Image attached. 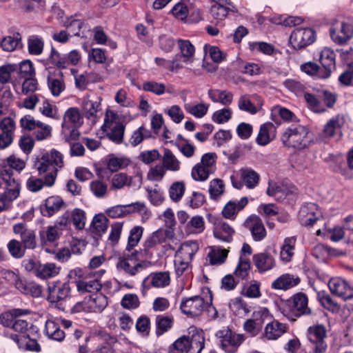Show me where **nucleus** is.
<instances>
[{
    "instance_id": "c85d7f7f",
    "label": "nucleus",
    "mask_w": 353,
    "mask_h": 353,
    "mask_svg": "<svg viewBox=\"0 0 353 353\" xmlns=\"http://www.w3.org/2000/svg\"><path fill=\"white\" fill-rule=\"evenodd\" d=\"M248 203L247 197H242L239 201H230L223 208V216L228 219H234L237 213L242 210Z\"/></svg>"
},
{
    "instance_id": "c03bdc74",
    "label": "nucleus",
    "mask_w": 353,
    "mask_h": 353,
    "mask_svg": "<svg viewBox=\"0 0 353 353\" xmlns=\"http://www.w3.org/2000/svg\"><path fill=\"white\" fill-rule=\"evenodd\" d=\"M241 176L243 183L249 189H253L259 183V175L252 169H242Z\"/></svg>"
},
{
    "instance_id": "72a5a7b5",
    "label": "nucleus",
    "mask_w": 353,
    "mask_h": 353,
    "mask_svg": "<svg viewBox=\"0 0 353 353\" xmlns=\"http://www.w3.org/2000/svg\"><path fill=\"white\" fill-rule=\"evenodd\" d=\"M82 123V117L77 108H68L63 115L61 128L68 129L69 126H80Z\"/></svg>"
},
{
    "instance_id": "f03ea898",
    "label": "nucleus",
    "mask_w": 353,
    "mask_h": 353,
    "mask_svg": "<svg viewBox=\"0 0 353 353\" xmlns=\"http://www.w3.org/2000/svg\"><path fill=\"white\" fill-rule=\"evenodd\" d=\"M19 193V183L12 177L11 170H5L0 180V212L8 209Z\"/></svg>"
},
{
    "instance_id": "0e129e2a",
    "label": "nucleus",
    "mask_w": 353,
    "mask_h": 353,
    "mask_svg": "<svg viewBox=\"0 0 353 353\" xmlns=\"http://www.w3.org/2000/svg\"><path fill=\"white\" fill-rule=\"evenodd\" d=\"M143 235V228L140 226L133 228L130 232L126 251L130 252L139 242Z\"/></svg>"
},
{
    "instance_id": "bf43d9fd",
    "label": "nucleus",
    "mask_w": 353,
    "mask_h": 353,
    "mask_svg": "<svg viewBox=\"0 0 353 353\" xmlns=\"http://www.w3.org/2000/svg\"><path fill=\"white\" fill-rule=\"evenodd\" d=\"M21 39V36L19 33L13 36L6 37L1 40V48L5 51H13L20 43Z\"/></svg>"
},
{
    "instance_id": "603ef678",
    "label": "nucleus",
    "mask_w": 353,
    "mask_h": 353,
    "mask_svg": "<svg viewBox=\"0 0 353 353\" xmlns=\"http://www.w3.org/2000/svg\"><path fill=\"white\" fill-rule=\"evenodd\" d=\"M143 89L145 91L152 92L157 95H162L165 92L172 93V91L169 88L166 89L165 85L163 83L153 81L143 83Z\"/></svg>"
},
{
    "instance_id": "09e8293b",
    "label": "nucleus",
    "mask_w": 353,
    "mask_h": 353,
    "mask_svg": "<svg viewBox=\"0 0 353 353\" xmlns=\"http://www.w3.org/2000/svg\"><path fill=\"white\" fill-rule=\"evenodd\" d=\"M179 57H174L172 60H166L163 58L156 57L154 61L160 67L171 72H175L183 68V64L179 61Z\"/></svg>"
},
{
    "instance_id": "dca6fc26",
    "label": "nucleus",
    "mask_w": 353,
    "mask_h": 353,
    "mask_svg": "<svg viewBox=\"0 0 353 353\" xmlns=\"http://www.w3.org/2000/svg\"><path fill=\"white\" fill-rule=\"evenodd\" d=\"M8 274L12 276L14 281V285L16 288H17L21 292L25 294H30L34 297H39L41 295L42 288L40 285L35 282L24 281L13 272H10Z\"/></svg>"
},
{
    "instance_id": "f8f14e48",
    "label": "nucleus",
    "mask_w": 353,
    "mask_h": 353,
    "mask_svg": "<svg viewBox=\"0 0 353 353\" xmlns=\"http://www.w3.org/2000/svg\"><path fill=\"white\" fill-rule=\"evenodd\" d=\"M170 272L168 271H161L150 273L143 279L142 285L145 289L150 288H165L170 285Z\"/></svg>"
},
{
    "instance_id": "f3484780",
    "label": "nucleus",
    "mask_w": 353,
    "mask_h": 353,
    "mask_svg": "<svg viewBox=\"0 0 353 353\" xmlns=\"http://www.w3.org/2000/svg\"><path fill=\"white\" fill-rule=\"evenodd\" d=\"M245 226L249 229L255 241H260L266 236V230L263 222L256 215L250 216L245 221Z\"/></svg>"
},
{
    "instance_id": "79ce46f5",
    "label": "nucleus",
    "mask_w": 353,
    "mask_h": 353,
    "mask_svg": "<svg viewBox=\"0 0 353 353\" xmlns=\"http://www.w3.org/2000/svg\"><path fill=\"white\" fill-rule=\"evenodd\" d=\"M188 234H196L201 233L205 229V221L202 216H193L184 226Z\"/></svg>"
},
{
    "instance_id": "6ab92c4d",
    "label": "nucleus",
    "mask_w": 353,
    "mask_h": 353,
    "mask_svg": "<svg viewBox=\"0 0 353 353\" xmlns=\"http://www.w3.org/2000/svg\"><path fill=\"white\" fill-rule=\"evenodd\" d=\"M107 306V299L101 294H93L85 297L83 301L78 302L73 309H105Z\"/></svg>"
},
{
    "instance_id": "5fc2aeb1",
    "label": "nucleus",
    "mask_w": 353,
    "mask_h": 353,
    "mask_svg": "<svg viewBox=\"0 0 353 353\" xmlns=\"http://www.w3.org/2000/svg\"><path fill=\"white\" fill-rule=\"evenodd\" d=\"M7 248L10 255L14 259L22 258L26 250L21 242L16 239L10 240L7 244Z\"/></svg>"
},
{
    "instance_id": "aec40b11",
    "label": "nucleus",
    "mask_w": 353,
    "mask_h": 353,
    "mask_svg": "<svg viewBox=\"0 0 353 353\" xmlns=\"http://www.w3.org/2000/svg\"><path fill=\"white\" fill-rule=\"evenodd\" d=\"M47 84L51 94L54 97H59L65 89L63 73L59 70L50 72L47 78Z\"/></svg>"
},
{
    "instance_id": "49530a36",
    "label": "nucleus",
    "mask_w": 353,
    "mask_h": 353,
    "mask_svg": "<svg viewBox=\"0 0 353 353\" xmlns=\"http://www.w3.org/2000/svg\"><path fill=\"white\" fill-rule=\"evenodd\" d=\"M45 330L48 336L53 340L61 341L65 338L64 332L52 321H46Z\"/></svg>"
},
{
    "instance_id": "37998d69",
    "label": "nucleus",
    "mask_w": 353,
    "mask_h": 353,
    "mask_svg": "<svg viewBox=\"0 0 353 353\" xmlns=\"http://www.w3.org/2000/svg\"><path fill=\"white\" fill-rule=\"evenodd\" d=\"M44 40L36 34L30 35L28 39V50L30 54L40 55L43 50Z\"/></svg>"
},
{
    "instance_id": "473e14b6",
    "label": "nucleus",
    "mask_w": 353,
    "mask_h": 353,
    "mask_svg": "<svg viewBox=\"0 0 353 353\" xmlns=\"http://www.w3.org/2000/svg\"><path fill=\"white\" fill-rule=\"evenodd\" d=\"M213 233L216 239L228 243L232 240L234 230L228 223L219 221L214 225Z\"/></svg>"
},
{
    "instance_id": "ddd939ff",
    "label": "nucleus",
    "mask_w": 353,
    "mask_h": 353,
    "mask_svg": "<svg viewBox=\"0 0 353 353\" xmlns=\"http://www.w3.org/2000/svg\"><path fill=\"white\" fill-rule=\"evenodd\" d=\"M13 232L19 235L21 243L26 250H34L37 246L36 234L34 230L28 229L26 224L19 223L13 225Z\"/></svg>"
},
{
    "instance_id": "bb28decb",
    "label": "nucleus",
    "mask_w": 353,
    "mask_h": 353,
    "mask_svg": "<svg viewBox=\"0 0 353 353\" xmlns=\"http://www.w3.org/2000/svg\"><path fill=\"white\" fill-rule=\"evenodd\" d=\"M276 137V127L270 122L261 125L256 142L259 145H266Z\"/></svg>"
},
{
    "instance_id": "2eb2a0df",
    "label": "nucleus",
    "mask_w": 353,
    "mask_h": 353,
    "mask_svg": "<svg viewBox=\"0 0 353 353\" xmlns=\"http://www.w3.org/2000/svg\"><path fill=\"white\" fill-rule=\"evenodd\" d=\"M174 232L170 230L160 228L152 232L145 241L143 246L145 252L156 248L167 239H171L174 236Z\"/></svg>"
},
{
    "instance_id": "4be33fe9",
    "label": "nucleus",
    "mask_w": 353,
    "mask_h": 353,
    "mask_svg": "<svg viewBox=\"0 0 353 353\" xmlns=\"http://www.w3.org/2000/svg\"><path fill=\"white\" fill-rule=\"evenodd\" d=\"M296 237L290 236L284 239L280 247L279 258L285 264L291 262L295 255Z\"/></svg>"
},
{
    "instance_id": "ea45409f",
    "label": "nucleus",
    "mask_w": 353,
    "mask_h": 353,
    "mask_svg": "<svg viewBox=\"0 0 353 353\" xmlns=\"http://www.w3.org/2000/svg\"><path fill=\"white\" fill-rule=\"evenodd\" d=\"M286 332L285 325L279 321L268 323L265 327V335L269 340H275Z\"/></svg>"
},
{
    "instance_id": "6e6552de",
    "label": "nucleus",
    "mask_w": 353,
    "mask_h": 353,
    "mask_svg": "<svg viewBox=\"0 0 353 353\" xmlns=\"http://www.w3.org/2000/svg\"><path fill=\"white\" fill-rule=\"evenodd\" d=\"M332 41L337 44H344L353 37V25L347 21H336L330 30Z\"/></svg>"
},
{
    "instance_id": "4d7b16f0",
    "label": "nucleus",
    "mask_w": 353,
    "mask_h": 353,
    "mask_svg": "<svg viewBox=\"0 0 353 353\" xmlns=\"http://www.w3.org/2000/svg\"><path fill=\"white\" fill-rule=\"evenodd\" d=\"M228 251L225 249H221L219 248H213L208 254L210 262L212 265H219L223 263L227 256Z\"/></svg>"
},
{
    "instance_id": "1a4fd4ad",
    "label": "nucleus",
    "mask_w": 353,
    "mask_h": 353,
    "mask_svg": "<svg viewBox=\"0 0 353 353\" xmlns=\"http://www.w3.org/2000/svg\"><path fill=\"white\" fill-rule=\"evenodd\" d=\"M101 99L97 97L85 96L82 99L81 108L85 117L92 123L97 122L101 112Z\"/></svg>"
},
{
    "instance_id": "20e7f679",
    "label": "nucleus",
    "mask_w": 353,
    "mask_h": 353,
    "mask_svg": "<svg viewBox=\"0 0 353 353\" xmlns=\"http://www.w3.org/2000/svg\"><path fill=\"white\" fill-rule=\"evenodd\" d=\"M125 125L119 119L116 113L112 110H107L104 119V123L101 126V130L105 137L116 144H121L123 141Z\"/></svg>"
},
{
    "instance_id": "b1692460",
    "label": "nucleus",
    "mask_w": 353,
    "mask_h": 353,
    "mask_svg": "<svg viewBox=\"0 0 353 353\" xmlns=\"http://www.w3.org/2000/svg\"><path fill=\"white\" fill-rule=\"evenodd\" d=\"M253 262L259 272H265L276 266L274 257L268 252H261L253 256Z\"/></svg>"
},
{
    "instance_id": "4468645a",
    "label": "nucleus",
    "mask_w": 353,
    "mask_h": 353,
    "mask_svg": "<svg viewBox=\"0 0 353 353\" xmlns=\"http://www.w3.org/2000/svg\"><path fill=\"white\" fill-rule=\"evenodd\" d=\"M48 290V300L51 303H57L65 299L70 292L69 283L60 281L50 283Z\"/></svg>"
},
{
    "instance_id": "864d4df0",
    "label": "nucleus",
    "mask_w": 353,
    "mask_h": 353,
    "mask_svg": "<svg viewBox=\"0 0 353 353\" xmlns=\"http://www.w3.org/2000/svg\"><path fill=\"white\" fill-rule=\"evenodd\" d=\"M308 299L307 296L302 292L297 293L288 300V305L294 309H308Z\"/></svg>"
},
{
    "instance_id": "423d86ee",
    "label": "nucleus",
    "mask_w": 353,
    "mask_h": 353,
    "mask_svg": "<svg viewBox=\"0 0 353 353\" xmlns=\"http://www.w3.org/2000/svg\"><path fill=\"white\" fill-rule=\"evenodd\" d=\"M216 336L221 347L227 353H235L245 340L243 334H236L230 329L219 330Z\"/></svg>"
},
{
    "instance_id": "052dcab7",
    "label": "nucleus",
    "mask_w": 353,
    "mask_h": 353,
    "mask_svg": "<svg viewBox=\"0 0 353 353\" xmlns=\"http://www.w3.org/2000/svg\"><path fill=\"white\" fill-rule=\"evenodd\" d=\"M238 108L240 110L247 112L251 114H256L259 110L258 108L252 103L250 96L246 94L239 98Z\"/></svg>"
},
{
    "instance_id": "de8ad7c7",
    "label": "nucleus",
    "mask_w": 353,
    "mask_h": 353,
    "mask_svg": "<svg viewBox=\"0 0 353 353\" xmlns=\"http://www.w3.org/2000/svg\"><path fill=\"white\" fill-rule=\"evenodd\" d=\"M250 270V261L248 256L241 255L238 264L234 270L236 276L245 279L249 274Z\"/></svg>"
},
{
    "instance_id": "6e6d98bb",
    "label": "nucleus",
    "mask_w": 353,
    "mask_h": 353,
    "mask_svg": "<svg viewBox=\"0 0 353 353\" xmlns=\"http://www.w3.org/2000/svg\"><path fill=\"white\" fill-rule=\"evenodd\" d=\"M223 181L219 179H214L210 183L209 194L212 199H219L224 192Z\"/></svg>"
},
{
    "instance_id": "3c124183",
    "label": "nucleus",
    "mask_w": 353,
    "mask_h": 353,
    "mask_svg": "<svg viewBox=\"0 0 353 353\" xmlns=\"http://www.w3.org/2000/svg\"><path fill=\"white\" fill-rule=\"evenodd\" d=\"M28 313V310L6 311L0 315V324L5 327H10L15 318Z\"/></svg>"
},
{
    "instance_id": "f704fd0d",
    "label": "nucleus",
    "mask_w": 353,
    "mask_h": 353,
    "mask_svg": "<svg viewBox=\"0 0 353 353\" xmlns=\"http://www.w3.org/2000/svg\"><path fill=\"white\" fill-rule=\"evenodd\" d=\"M208 97L214 103H219L224 106L230 105L233 101L234 95L228 90L219 89L209 90Z\"/></svg>"
},
{
    "instance_id": "69168bd1",
    "label": "nucleus",
    "mask_w": 353,
    "mask_h": 353,
    "mask_svg": "<svg viewBox=\"0 0 353 353\" xmlns=\"http://www.w3.org/2000/svg\"><path fill=\"white\" fill-rule=\"evenodd\" d=\"M49 60L52 63L61 68H65L69 65L67 54L59 53L53 47L51 49Z\"/></svg>"
},
{
    "instance_id": "c756f323",
    "label": "nucleus",
    "mask_w": 353,
    "mask_h": 353,
    "mask_svg": "<svg viewBox=\"0 0 353 353\" xmlns=\"http://www.w3.org/2000/svg\"><path fill=\"white\" fill-rule=\"evenodd\" d=\"M105 272L104 270H100L96 273L95 278L90 281L79 280L75 281L77 290L81 293L94 292L99 291L101 285L99 282V278Z\"/></svg>"
},
{
    "instance_id": "13d9d810",
    "label": "nucleus",
    "mask_w": 353,
    "mask_h": 353,
    "mask_svg": "<svg viewBox=\"0 0 353 353\" xmlns=\"http://www.w3.org/2000/svg\"><path fill=\"white\" fill-rule=\"evenodd\" d=\"M189 343V334L183 335L176 340L168 349L169 353H182L184 351L187 352Z\"/></svg>"
},
{
    "instance_id": "338daca9",
    "label": "nucleus",
    "mask_w": 353,
    "mask_h": 353,
    "mask_svg": "<svg viewBox=\"0 0 353 353\" xmlns=\"http://www.w3.org/2000/svg\"><path fill=\"white\" fill-rule=\"evenodd\" d=\"M132 178L127 176L124 173H118L113 175L111 182L112 189H121L125 185H130L131 183Z\"/></svg>"
},
{
    "instance_id": "a878e982",
    "label": "nucleus",
    "mask_w": 353,
    "mask_h": 353,
    "mask_svg": "<svg viewBox=\"0 0 353 353\" xmlns=\"http://www.w3.org/2000/svg\"><path fill=\"white\" fill-rule=\"evenodd\" d=\"M345 123V118L342 115H336L330 119L324 125L322 135L325 138H331L341 133V130Z\"/></svg>"
},
{
    "instance_id": "f257e3e1",
    "label": "nucleus",
    "mask_w": 353,
    "mask_h": 353,
    "mask_svg": "<svg viewBox=\"0 0 353 353\" xmlns=\"http://www.w3.org/2000/svg\"><path fill=\"white\" fill-rule=\"evenodd\" d=\"M63 165V155L55 149L42 154L34 163V167L40 175L46 174V183L48 187H52L54 184L58 172Z\"/></svg>"
},
{
    "instance_id": "5701e85b",
    "label": "nucleus",
    "mask_w": 353,
    "mask_h": 353,
    "mask_svg": "<svg viewBox=\"0 0 353 353\" xmlns=\"http://www.w3.org/2000/svg\"><path fill=\"white\" fill-rule=\"evenodd\" d=\"M319 60L324 70L323 74H320L321 77L329 78L332 71L335 68V54L330 48H325L320 53Z\"/></svg>"
},
{
    "instance_id": "393cba45",
    "label": "nucleus",
    "mask_w": 353,
    "mask_h": 353,
    "mask_svg": "<svg viewBox=\"0 0 353 353\" xmlns=\"http://www.w3.org/2000/svg\"><path fill=\"white\" fill-rule=\"evenodd\" d=\"M300 282L301 279L298 276L286 273L275 279L271 286L273 289L287 290L296 287Z\"/></svg>"
},
{
    "instance_id": "8fccbe9b",
    "label": "nucleus",
    "mask_w": 353,
    "mask_h": 353,
    "mask_svg": "<svg viewBox=\"0 0 353 353\" xmlns=\"http://www.w3.org/2000/svg\"><path fill=\"white\" fill-rule=\"evenodd\" d=\"M185 185L183 181L174 182L169 188V196L174 202H179L184 195Z\"/></svg>"
},
{
    "instance_id": "4c0bfd02",
    "label": "nucleus",
    "mask_w": 353,
    "mask_h": 353,
    "mask_svg": "<svg viewBox=\"0 0 353 353\" xmlns=\"http://www.w3.org/2000/svg\"><path fill=\"white\" fill-rule=\"evenodd\" d=\"M162 164L167 170L171 172H178L181 169V161L174 154V153L169 149L165 148L163 151L162 157Z\"/></svg>"
},
{
    "instance_id": "9d476101",
    "label": "nucleus",
    "mask_w": 353,
    "mask_h": 353,
    "mask_svg": "<svg viewBox=\"0 0 353 353\" xmlns=\"http://www.w3.org/2000/svg\"><path fill=\"white\" fill-rule=\"evenodd\" d=\"M326 331L323 325H317L308 328V339L314 345L312 353H324L326 351L327 345L324 341Z\"/></svg>"
},
{
    "instance_id": "7c9ffc66",
    "label": "nucleus",
    "mask_w": 353,
    "mask_h": 353,
    "mask_svg": "<svg viewBox=\"0 0 353 353\" xmlns=\"http://www.w3.org/2000/svg\"><path fill=\"white\" fill-rule=\"evenodd\" d=\"M198 250L199 244L197 241H187L180 245L176 252L175 257L191 261Z\"/></svg>"
},
{
    "instance_id": "a18cd8bd",
    "label": "nucleus",
    "mask_w": 353,
    "mask_h": 353,
    "mask_svg": "<svg viewBox=\"0 0 353 353\" xmlns=\"http://www.w3.org/2000/svg\"><path fill=\"white\" fill-rule=\"evenodd\" d=\"M209 107V104L204 103L198 104L188 103L184 104L185 111L199 119L203 117L207 114Z\"/></svg>"
},
{
    "instance_id": "a19ab883",
    "label": "nucleus",
    "mask_w": 353,
    "mask_h": 353,
    "mask_svg": "<svg viewBox=\"0 0 353 353\" xmlns=\"http://www.w3.org/2000/svg\"><path fill=\"white\" fill-rule=\"evenodd\" d=\"M108 219L103 214H99L94 216L91 223L90 230L93 234L101 236L108 229Z\"/></svg>"
},
{
    "instance_id": "39448f33",
    "label": "nucleus",
    "mask_w": 353,
    "mask_h": 353,
    "mask_svg": "<svg viewBox=\"0 0 353 353\" xmlns=\"http://www.w3.org/2000/svg\"><path fill=\"white\" fill-rule=\"evenodd\" d=\"M146 268V263L139 260L136 251L125 252L117 263V268L130 276L137 275Z\"/></svg>"
},
{
    "instance_id": "cd10ccee",
    "label": "nucleus",
    "mask_w": 353,
    "mask_h": 353,
    "mask_svg": "<svg viewBox=\"0 0 353 353\" xmlns=\"http://www.w3.org/2000/svg\"><path fill=\"white\" fill-rule=\"evenodd\" d=\"M212 296L210 293L208 296H206V300L199 296H194L190 298L183 299L180 307H190L194 309H208L212 305Z\"/></svg>"
},
{
    "instance_id": "a211bd4d",
    "label": "nucleus",
    "mask_w": 353,
    "mask_h": 353,
    "mask_svg": "<svg viewBox=\"0 0 353 353\" xmlns=\"http://www.w3.org/2000/svg\"><path fill=\"white\" fill-rule=\"evenodd\" d=\"M205 346V337L202 330L194 327L189 328V343L187 353H201Z\"/></svg>"
},
{
    "instance_id": "774afa93",
    "label": "nucleus",
    "mask_w": 353,
    "mask_h": 353,
    "mask_svg": "<svg viewBox=\"0 0 353 353\" xmlns=\"http://www.w3.org/2000/svg\"><path fill=\"white\" fill-rule=\"evenodd\" d=\"M232 115L231 109L225 108L215 111L212 116V120L216 123L222 124L229 121Z\"/></svg>"
},
{
    "instance_id": "9b49d317",
    "label": "nucleus",
    "mask_w": 353,
    "mask_h": 353,
    "mask_svg": "<svg viewBox=\"0 0 353 353\" xmlns=\"http://www.w3.org/2000/svg\"><path fill=\"white\" fill-rule=\"evenodd\" d=\"M329 289L334 294L344 301L353 299V288L341 277H333L328 282Z\"/></svg>"
},
{
    "instance_id": "c9c22d12",
    "label": "nucleus",
    "mask_w": 353,
    "mask_h": 353,
    "mask_svg": "<svg viewBox=\"0 0 353 353\" xmlns=\"http://www.w3.org/2000/svg\"><path fill=\"white\" fill-rule=\"evenodd\" d=\"M64 205V201L58 196H50L46 200L45 208L42 209V214L45 216L50 217L59 212Z\"/></svg>"
},
{
    "instance_id": "2f4dec72",
    "label": "nucleus",
    "mask_w": 353,
    "mask_h": 353,
    "mask_svg": "<svg viewBox=\"0 0 353 353\" xmlns=\"http://www.w3.org/2000/svg\"><path fill=\"white\" fill-rule=\"evenodd\" d=\"M178 46L181 54H176L174 57H179V61L182 64L183 62L189 63L192 62L193 57L195 52L194 46L189 40L179 39Z\"/></svg>"
},
{
    "instance_id": "0eeeda50",
    "label": "nucleus",
    "mask_w": 353,
    "mask_h": 353,
    "mask_svg": "<svg viewBox=\"0 0 353 353\" xmlns=\"http://www.w3.org/2000/svg\"><path fill=\"white\" fill-rule=\"evenodd\" d=\"M316 40V33L310 28H296L291 33L290 43L295 50L303 49Z\"/></svg>"
},
{
    "instance_id": "e433bc0d",
    "label": "nucleus",
    "mask_w": 353,
    "mask_h": 353,
    "mask_svg": "<svg viewBox=\"0 0 353 353\" xmlns=\"http://www.w3.org/2000/svg\"><path fill=\"white\" fill-rule=\"evenodd\" d=\"M233 6L230 2L223 1L222 3H217L212 6L210 13L214 19L217 22L223 20L228 15L230 11H232Z\"/></svg>"
},
{
    "instance_id": "e2e57ef3",
    "label": "nucleus",
    "mask_w": 353,
    "mask_h": 353,
    "mask_svg": "<svg viewBox=\"0 0 353 353\" xmlns=\"http://www.w3.org/2000/svg\"><path fill=\"white\" fill-rule=\"evenodd\" d=\"M52 130L50 125L40 121L34 130L35 139L37 141H43L49 139L52 136Z\"/></svg>"
},
{
    "instance_id": "412c9836",
    "label": "nucleus",
    "mask_w": 353,
    "mask_h": 353,
    "mask_svg": "<svg viewBox=\"0 0 353 353\" xmlns=\"http://www.w3.org/2000/svg\"><path fill=\"white\" fill-rule=\"evenodd\" d=\"M321 212L318 210L315 203H310L301 207L299 216L302 224L305 225H313L318 220Z\"/></svg>"
},
{
    "instance_id": "58836bf2",
    "label": "nucleus",
    "mask_w": 353,
    "mask_h": 353,
    "mask_svg": "<svg viewBox=\"0 0 353 353\" xmlns=\"http://www.w3.org/2000/svg\"><path fill=\"white\" fill-rule=\"evenodd\" d=\"M61 268L53 263H46L39 265L36 276L41 279H48L59 274Z\"/></svg>"
},
{
    "instance_id": "680f3d73",
    "label": "nucleus",
    "mask_w": 353,
    "mask_h": 353,
    "mask_svg": "<svg viewBox=\"0 0 353 353\" xmlns=\"http://www.w3.org/2000/svg\"><path fill=\"white\" fill-rule=\"evenodd\" d=\"M212 174L209 170L204 168L201 164H196L192 169L191 175L194 181H205L209 176Z\"/></svg>"
},
{
    "instance_id": "7ed1b4c3",
    "label": "nucleus",
    "mask_w": 353,
    "mask_h": 353,
    "mask_svg": "<svg viewBox=\"0 0 353 353\" xmlns=\"http://www.w3.org/2000/svg\"><path fill=\"white\" fill-rule=\"evenodd\" d=\"M281 139L285 146L300 150L309 148L314 143L307 129L303 125L287 128Z\"/></svg>"
}]
</instances>
